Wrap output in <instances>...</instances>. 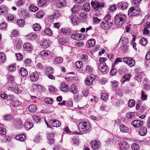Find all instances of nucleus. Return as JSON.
I'll list each match as a JSON object with an SVG mask.
<instances>
[{
	"mask_svg": "<svg viewBox=\"0 0 150 150\" xmlns=\"http://www.w3.org/2000/svg\"><path fill=\"white\" fill-rule=\"evenodd\" d=\"M90 124L87 122L81 121L79 125V130L83 134L87 133L90 131Z\"/></svg>",
	"mask_w": 150,
	"mask_h": 150,
	"instance_id": "obj_1",
	"label": "nucleus"
},
{
	"mask_svg": "<svg viewBox=\"0 0 150 150\" xmlns=\"http://www.w3.org/2000/svg\"><path fill=\"white\" fill-rule=\"evenodd\" d=\"M126 20L125 15L119 14H117L115 17V23L117 26L120 27L125 23Z\"/></svg>",
	"mask_w": 150,
	"mask_h": 150,
	"instance_id": "obj_2",
	"label": "nucleus"
},
{
	"mask_svg": "<svg viewBox=\"0 0 150 150\" xmlns=\"http://www.w3.org/2000/svg\"><path fill=\"white\" fill-rule=\"evenodd\" d=\"M91 4L95 10H98L104 7V3L103 2L92 1L91 2Z\"/></svg>",
	"mask_w": 150,
	"mask_h": 150,
	"instance_id": "obj_3",
	"label": "nucleus"
},
{
	"mask_svg": "<svg viewBox=\"0 0 150 150\" xmlns=\"http://www.w3.org/2000/svg\"><path fill=\"white\" fill-rule=\"evenodd\" d=\"M136 74L134 76V79L138 82H141L142 78L145 76L143 72H141L139 69H135Z\"/></svg>",
	"mask_w": 150,
	"mask_h": 150,
	"instance_id": "obj_4",
	"label": "nucleus"
},
{
	"mask_svg": "<svg viewBox=\"0 0 150 150\" xmlns=\"http://www.w3.org/2000/svg\"><path fill=\"white\" fill-rule=\"evenodd\" d=\"M112 24L113 23L111 22L104 20L101 22L100 26L103 29L107 30L110 28Z\"/></svg>",
	"mask_w": 150,
	"mask_h": 150,
	"instance_id": "obj_5",
	"label": "nucleus"
},
{
	"mask_svg": "<svg viewBox=\"0 0 150 150\" xmlns=\"http://www.w3.org/2000/svg\"><path fill=\"white\" fill-rule=\"evenodd\" d=\"M91 144L92 147L94 150H97L100 147V142L96 140H94L92 141Z\"/></svg>",
	"mask_w": 150,
	"mask_h": 150,
	"instance_id": "obj_6",
	"label": "nucleus"
},
{
	"mask_svg": "<svg viewBox=\"0 0 150 150\" xmlns=\"http://www.w3.org/2000/svg\"><path fill=\"white\" fill-rule=\"evenodd\" d=\"M98 69L101 72H104L107 69V67L106 64L104 62H101L99 64L98 67Z\"/></svg>",
	"mask_w": 150,
	"mask_h": 150,
	"instance_id": "obj_7",
	"label": "nucleus"
},
{
	"mask_svg": "<svg viewBox=\"0 0 150 150\" xmlns=\"http://www.w3.org/2000/svg\"><path fill=\"white\" fill-rule=\"evenodd\" d=\"M71 38L74 40H82L84 38L83 35L79 33L72 34L71 35Z\"/></svg>",
	"mask_w": 150,
	"mask_h": 150,
	"instance_id": "obj_8",
	"label": "nucleus"
},
{
	"mask_svg": "<svg viewBox=\"0 0 150 150\" xmlns=\"http://www.w3.org/2000/svg\"><path fill=\"white\" fill-rule=\"evenodd\" d=\"M51 125L54 127H59L61 125V122L58 120L55 119H52L49 121Z\"/></svg>",
	"mask_w": 150,
	"mask_h": 150,
	"instance_id": "obj_9",
	"label": "nucleus"
},
{
	"mask_svg": "<svg viewBox=\"0 0 150 150\" xmlns=\"http://www.w3.org/2000/svg\"><path fill=\"white\" fill-rule=\"evenodd\" d=\"M54 135L53 133H49L47 135V138L48 140V142L50 144L54 143Z\"/></svg>",
	"mask_w": 150,
	"mask_h": 150,
	"instance_id": "obj_10",
	"label": "nucleus"
},
{
	"mask_svg": "<svg viewBox=\"0 0 150 150\" xmlns=\"http://www.w3.org/2000/svg\"><path fill=\"white\" fill-rule=\"evenodd\" d=\"M39 78L38 74L37 72L33 73L30 75V78L33 82L36 81Z\"/></svg>",
	"mask_w": 150,
	"mask_h": 150,
	"instance_id": "obj_11",
	"label": "nucleus"
},
{
	"mask_svg": "<svg viewBox=\"0 0 150 150\" xmlns=\"http://www.w3.org/2000/svg\"><path fill=\"white\" fill-rule=\"evenodd\" d=\"M8 10L6 7L4 5L0 6V15H5L7 13Z\"/></svg>",
	"mask_w": 150,
	"mask_h": 150,
	"instance_id": "obj_12",
	"label": "nucleus"
},
{
	"mask_svg": "<svg viewBox=\"0 0 150 150\" xmlns=\"http://www.w3.org/2000/svg\"><path fill=\"white\" fill-rule=\"evenodd\" d=\"M50 43L49 40H43L41 43L40 45L44 48H46L49 47Z\"/></svg>",
	"mask_w": 150,
	"mask_h": 150,
	"instance_id": "obj_13",
	"label": "nucleus"
},
{
	"mask_svg": "<svg viewBox=\"0 0 150 150\" xmlns=\"http://www.w3.org/2000/svg\"><path fill=\"white\" fill-rule=\"evenodd\" d=\"M8 89L9 91H11L16 93L19 94L21 92V90L18 87H13L11 86H9L8 88Z\"/></svg>",
	"mask_w": 150,
	"mask_h": 150,
	"instance_id": "obj_14",
	"label": "nucleus"
},
{
	"mask_svg": "<svg viewBox=\"0 0 150 150\" xmlns=\"http://www.w3.org/2000/svg\"><path fill=\"white\" fill-rule=\"evenodd\" d=\"M133 125L135 127H139L142 125V122L139 120H136L133 121Z\"/></svg>",
	"mask_w": 150,
	"mask_h": 150,
	"instance_id": "obj_15",
	"label": "nucleus"
},
{
	"mask_svg": "<svg viewBox=\"0 0 150 150\" xmlns=\"http://www.w3.org/2000/svg\"><path fill=\"white\" fill-rule=\"evenodd\" d=\"M23 47L25 50L28 51H31L33 49L32 45L28 42L24 44Z\"/></svg>",
	"mask_w": 150,
	"mask_h": 150,
	"instance_id": "obj_16",
	"label": "nucleus"
},
{
	"mask_svg": "<svg viewBox=\"0 0 150 150\" xmlns=\"http://www.w3.org/2000/svg\"><path fill=\"white\" fill-rule=\"evenodd\" d=\"M94 78L93 76H88L86 79L85 83L88 85H91L92 83Z\"/></svg>",
	"mask_w": 150,
	"mask_h": 150,
	"instance_id": "obj_17",
	"label": "nucleus"
},
{
	"mask_svg": "<svg viewBox=\"0 0 150 150\" xmlns=\"http://www.w3.org/2000/svg\"><path fill=\"white\" fill-rule=\"evenodd\" d=\"M147 133V129L145 127H142L140 129L139 133L140 135L141 136H145Z\"/></svg>",
	"mask_w": 150,
	"mask_h": 150,
	"instance_id": "obj_18",
	"label": "nucleus"
},
{
	"mask_svg": "<svg viewBox=\"0 0 150 150\" xmlns=\"http://www.w3.org/2000/svg\"><path fill=\"white\" fill-rule=\"evenodd\" d=\"M19 72L22 77H24L28 75V73L26 69L24 68H21L19 70Z\"/></svg>",
	"mask_w": 150,
	"mask_h": 150,
	"instance_id": "obj_19",
	"label": "nucleus"
},
{
	"mask_svg": "<svg viewBox=\"0 0 150 150\" xmlns=\"http://www.w3.org/2000/svg\"><path fill=\"white\" fill-rule=\"evenodd\" d=\"M120 148L121 150L127 149L129 148L128 143L126 142H123L120 145Z\"/></svg>",
	"mask_w": 150,
	"mask_h": 150,
	"instance_id": "obj_20",
	"label": "nucleus"
},
{
	"mask_svg": "<svg viewBox=\"0 0 150 150\" xmlns=\"http://www.w3.org/2000/svg\"><path fill=\"white\" fill-rule=\"evenodd\" d=\"M69 91L74 95L75 94L78 92L77 87L74 84L71 85Z\"/></svg>",
	"mask_w": 150,
	"mask_h": 150,
	"instance_id": "obj_21",
	"label": "nucleus"
},
{
	"mask_svg": "<svg viewBox=\"0 0 150 150\" xmlns=\"http://www.w3.org/2000/svg\"><path fill=\"white\" fill-rule=\"evenodd\" d=\"M95 41L93 39H91L88 41L86 42L87 47H91L93 46L95 44Z\"/></svg>",
	"mask_w": 150,
	"mask_h": 150,
	"instance_id": "obj_22",
	"label": "nucleus"
},
{
	"mask_svg": "<svg viewBox=\"0 0 150 150\" xmlns=\"http://www.w3.org/2000/svg\"><path fill=\"white\" fill-rule=\"evenodd\" d=\"M59 88L61 91L64 92H66L69 89V88L67 85L64 83H61Z\"/></svg>",
	"mask_w": 150,
	"mask_h": 150,
	"instance_id": "obj_23",
	"label": "nucleus"
},
{
	"mask_svg": "<svg viewBox=\"0 0 150 150\" xmlns=\"http://www.w3.org/2000/svg\"><path fill=\"white\" fill-rule=\"evenodd\" d=\"M117 6L118 7L120 6L122 10L126 9L128 6V4L127 2L119 3L117 4Z\"/></svg>",
	"mask_w": 150,
	"mask_h": 150,
	"instance_id": "obj_24",
	"label": "nucleus"
},
{
	"mask_svg": "<svg viewBox=\"0 0 150 150\" xmlns=\"http://www.w3.org/2000/svg\"><path fill=\"white\" fill-rule=\"evenodd\" d=\"M25 129L28 130L33 127V124L28 121H26L25 124Z\"/></svg>",
	"mask_w": 150,
	"mask_h": 150,
	"instance_id": "obj_25",
	"label": "nucleus"
},
{
	"mask_svg": "<svg viewBox=\"0 0 150 150\" xmlns=\"http://www.w3.org/2000/svg\"><path fill=\"white\" fill-rule=\"evenodd\" d=\"M66 5L65 0H59L58 2L57 6L59 8H62Z\"/></svg>",
	"mask_w": 150,
	"mask_h": 150,
	"instance_id": "obj_26",
	"label": "nucleus"
},
{
	"mask_svg": "<svg viewBox=\"0 0 150 150\" xmlns=\"http://www.w3.org/2000/svg\"><path fill=\"white\" fill-rule=\"evenodd\" d=\"M10 104H11L14 107H17L21 105V102L17 100H13V101H11Z\"/></svg>",
	"mask_w": 150,
	"mask_h": 150,
	"instance_id": "obj_27",
	"label": "nucleus"
},
{
	"mask_svg": "<svg viewBox=\"0 0 150 150\" xmlns=\"http://www.w3.org/2000/svg\"><path fill=\"white\" fill-rule=\"evenodd\" d=\"M130 76L129 74H125L123 76L122 79L121 81L123 83H124L126 81H127L129 80L130 78Z\"/></svg>",
	"mask_w": 150,
	"mask_h": 150,
	"instance_id": "obj_28",
	"label": "nucleus"
},
{
	"mask_svg": "<svg viewBox=\"0 0 150 150\" xmlns=\"http://www.w3.org/2000/svg\"><path fill=\"white\" fill-rule=\"evenodd\" d=\"M120 128L121 131L122 132L126 133L129 131L128 127L123 124H122L120 126Z\"/></svg>",
	"mask_w": 150,
	"mask_h": 150,
	"instance_id": "obj_29",
	"label": "nucleus"
},
{
	"mask_svg": "<svg viewBox=\"0 0 150 150\" xmlns=\"http://www.w3.org/2000/svg\"><path fill=\"white\" fill-rule=\"evenodd\" d=\"M123 61L130 67H131V58L125 57L123 59Z\"/></svg>",
	"mask_w": 150,
	"mask_h": 150,
	"instance_id": "obj_30",
	"label": "nucleus"
},
{
	"mask_svg": "<svg viewBox=\"0 0 150 150\" xmlns=\"http://www.w3.org/2000/svg\"><path fill=\"white\" fill-rule=\"evenodd\" d=\"M90 8V5L89 3H86L83 6V9L84 11L87 12L89 11Z\"/></svg>",
	"mask_w": 150,
	"mask_h": 150,
	"instance_id": "obj_31",
	"label": "nucleus"
},
{
	"mask_svg": "<svg viewBox=\"0 0 150 150\" xmlns=\"http://www.w3.org/2000/svg\"><path fill=\"white\" fill-rule=\"evenodd\" d=\"M28 110L31 112H34L36 110V106L34 104L31 105L28 107Z\"/></svg>",
	"mask_w": 150,
	"mask_h": 150,
	"instance_id": "obj_32",
	"label": "nucleus"
},
{
	"mask_svg": "<svg viewBox=\"0 0 150 150\" xmlns=\"http://www.w3.org/2000/svg\"><path fill=\"white\" fill-rule=\"evenodd\" d=\"M25 138V136L23 134L18 135L16 137V139L21 141H24Z\"/></svg>",
	"mask_w": 150,
	"mask_h": 150,
	"instance_id": "obj_33",
	"label": "nucleus"
},
{
	"mask_svg": "<svg viewBox=\"0 0 150 150\" xmlns=\"http://www.w3.org/2000/svg\"><path fill=\"white\" fill-rule=\"evenodd\" d=\"M50 53V51L48 50H43L41 51L40 54L42 56L46 57L48 56Z\"/></svg>",
	"mask_w": 150,
	"mask_h": 150,
	"instance_id": "obj_34",
	"label": "nucleus"
},
{
	"mask_svg": "<svg viewBox=\"0 0 150 150\" xmlns=\"http://www.w3.org/2000/svg\"><path fill=\"white\" fill-rule=\"evenodd\" d=\"M140 11L138 9H135L134 7H132V16H135L138 14Z\"/></svg>",
	"mask_w": 150,
	"mask_h": 150,
	"instance_id": "obj_35",
	"label": "nucleus"
},
{
	"mask_svg": "<svg viewBox=\"0 0 150 150\" xmlns=\"http://www.w3.org/2000/svg\"><path fill=\"white\" fill-rule=\"evenodd\" d=\"M68 39L65 38H59L58 40L59 43L62 45L64 44L66 42H68Z\"/></svg>",
	"mask_w": 150,
	"mask_h": 150,
	"instance_id": "obj_36",
	"label": "nucleus"
},
{
	"mask_svg": "<svg viewBox=\"0 0 150 150\" xmlns=\"http://www.w3.org/2000/svg\"><path fill=\"white\" fill-rule=\"evenodd\" d=\"M63 61V59L62 57H57L55 58L54 62L55 64H58L61 63Z\"/></svg>",
	"mask_w": 150,
	"mask_h": 150,
	"instance_id": "obj_37",
	"label": "nucleus"
},
{
	"mask_svg": "<svg viewBox=\"0 0 150 150\" xmlns=\"http://www.w3.org/2000/svg\"><path fill=\"white\" fill-rule=\"evenodd\" d=\"M6 61V56L4 53L2 52H0V62H4Z\"/></svg>",
	"mask_w": 150,
	"mask_h": 150,
	"instance_id": "obj_38",
	"label": "nucleus"
},
{
	"mask_svg": "<svg viewBox=\"0 0 150 150\" xmlns=\"http://www.w3.org/2000/svg\"><path fill=\"white\" fill-rule=\"evenodd\" d=\"M44 33L46 35H48L49 36H51L52 34V31L50 29L46 28L44 31Z\"/></svg>",
	"mask_w": 150,
	"mask_h": 150,
	"instance_id": "obj_39",
	"label": "nucleus"
},
{
	"mask_svg": "<svg viewBox=\"0 0 150 150\" xmlns=\"http://www.w3.org/2000/svg\"><path fill=\"white\" fill-rule=\"evenodd\" d=\"M60 31L62 33L65 35H67L70 33V31L69 30L65 28H62Z\"/></svg>",
	"mask_w": 150,
	"mask_h": 150,
	"instance_id": "obj_40",
	"label": "nucleus"
},
{
	"mask_svg": "<svg viewBox=\"0 0 150 150\" xmlns=\"http://www.w3.org/2000/svg\"><path fill=\"white\" fill-rule=\"evenodd\" d=\"M33 27L35 31H39L41 28V27L40 26L39 24L37 23L34 24Z\"/></svg>",
	"mask_w": 150,
	"mask_h": 150,
	"instance_id": "obj_41",
	"label": "nucleus"
},
{
	"mask_svg": "<svg viewBox=\"0 0 150 150\" xmlns=\"http://www.w3.org/2000/svg\"><path fill=\"white\" fill-rule=\"evenodd\" d=\"M32 118L34 122L36 123H38L40 121L41 119L38 116L33 115L32 116Z\"/></svg>",
	"mask_w": 150,
	"mask_h": 150,
	"instance_id": "obj_42",
	"label": "nucleus"
},
{
	"mask_svg": "<svg viewBox=\"0 0 150 150\" xmlns=\"http://www.w3.org/2000/svg\"><path fill=\"white\" fill-rule=\"evenodd\" d=\"M47 1V0H39L38 2V5L39 6L42 7L45 5Z\"/></svg>",
	"mask_w": 150,
	"mask_h": 150,
	"instance_id": "obj_43",
	"label": "nucleus"
},
{
	"mask_svg": "<svg viewBox=\"0 0 150 150\" xmlns=\"http://www.w3.org/2000/svg\"><path fill=\"white\" fill-rule=\"evenodd\" d=\"M139 148V146L137 143H134L132 144V149L134 150H138Z\"/></svg>",
	"mask_w": 150,
	"mask_h": 150,
	"instance_id": "obj_44",
	"label": "nucleus"
},
{
	"mask_svg": "<svg viewBox=\"0 0 150 150\" xmlns=\"http://www.w3.org/2000/svg\"><path fill=\"white\" fill-rule=\"evenodd\" d=\"M14 77L11 75L8 76V82L10 83L13 84L14 83Z\"/></svg>",
	"mask_w": 150,
	"mask_h": 150,
	"instance_id": "obj_45",
	"label": "nucleus"
},
{
	"mask_svg": "<svg viewBox=\"0 0 150 150\" xmlns=\"http://www.w3.org/2000/svg\"><path fill=\"white\" fill-rule=\"evenodd\" d=\"M54 72L53 68L51 67H48L46 69V74H52Z\"/></svg>",
	"mask_w": 150,
	"mask_h": 150,
	"instance_id": "obj_46",
	"label": "nucleus"
},
{
	"mask_svg": "<svg viewBox=\"0 0 150 150\" xmlns=\"http://www.w3.org/2000/svg\"><path fill=\"white\" fill-rule=\"evenodd\" d=\"M108 95L106 93L102 94L101 95V99L103 100L106 101L108 99Z\"/></svg>",
	"mask_w": 150,
	"mask_h": 150,
	"instance_id": "obj_47",
	"label": "nucleus"
},
{
	"mask_svg": "<svg viewBox=\"0 0 150 150\" xmlns=\"http://www.w3.org/2000/svg\"><path fill=\"white\" fill-rule=\"evenodd\" d=\"M8 69L9 71L12 72L16 70V67L15 65H10L8 66Z\"/></svg>",
	"mask_w": 150,
	"mask_h": 150,
	"instance_id": "obj_48",
	"label": "nucleus"
},
{
	"mask_svg": "<svg viewBox=\"0 0 150 150\" xmlns=\"http://www.w3.org/2000/svg\"><path fill=\"white\" fill-rule=\"evenodd\" d=\"M29 9L30 11L33 12H35L38 10V7L33 5H31L29 7Z\"/></svg>",
	"mask_w": 150,
	"mask_h": 150,
	"instance_id": "obj_49",
	"label": "nucleus"
},
{
	"mask_svg": "<svg viewBox=\"0 0 150 150\" xmlns=\"http://www.w3.org/2000/svg\"><path fill=\"white\" fill-rule=\"evenodd\" d=\"M71 20V22L73 23H75V24H77L78 23V19L76 18V17L73 16L72 17L71 16V18L69 17Z\"/></svg>",
	"mask_w": 150,
	"mask_h": 150,
	"instance_id": "obj_50",
	"label": "nucleus"
},
{
	"mask_svg": "<svg viewBox=\"0 0 150 150\" xmlns=\"http://www.w3.org/2000/svg\"><path fill=\"white\" fill-rule=\"evenodd\" d=\"M6 130L3 127H0V135H5L6 134Z\"/></svg>",
	"mask_w": 150,
	"mask_h": 150,
	"instance_id": "obj_51",
	"label": "nucleus"
},
{
	"mask_svg": "<svg viewBox=\"0 0 150 150\" xmlns=\"http://www.w3.org/2000/svg\"><path fill=\"white\" fill-rule=\"evenodd\" d=\"M45 102L48 104H51L54 102L53 100L51 98H46L45 100Z\"/></svg>",
	"mask_w": 150,
	"mask_h": 150,
	"instance_id": "obj_52",
	"label": "nucleus"
},
{
	"mask_svg": "<svg viewBox=\"0 0 150 150\" xmlns=\"http://www.w3.org/2000/svg\"><path fill=\"white\" fill-rule=\"evenodd\" d=\"M141 97L142 100H146L147 99V96L145 95V92L143 90L142 91Z\"/></svg>",
	"mask_w": 150,
	"mask_h": 150,
	"instance_id": "obj_53",
	"label": "nucleus"
},
{
	"mask_svg": "<svg viewBox=\"0 0 150 150\" xmlns=\"http://www.w3.org/2000/svg\"><path fill=\"white\" fill-rule=\"evenodd\" d=\"M6 24L4 23H2L0 24V29L2 30L7 29Z\"/></svg>",
	"mask_w": 150,
	"mask_h": 150,
	"instance_id": "obj_54",
	"label": "nucleus"
},
{
	"mask_svg": "<svg viewBox=\"0 0 150 150\" xmlns=\"http://www.w3.org/2000/svg\"><path fill=\"white\" fill-rule=\"evenodd\" d=\"M82 97V95H78L75 96L74 99L76 102H78Z\"/></svg>",
	"mask_w": 150,
	"mask_h": 150,
	"instance_id": "obj_55",
	"label": "nucleus"
},
{
	"mask_svg": "<svg viewBox=\"0 0 150 150\" xmlns=\"http://www.w3.org/2000/svg\"><path fill=\"white\" fill-rule=\"evenodd\" d=\"M140 42L142 45L145 46L146 44V39L144 38H142L141 39L140 41Z\"/></svg>",
	"mask_w": 150,
	"mask_h": 150,
	"instance_id": "obj_56",
	"label": "nucleus"
},
{
	"mask_svg": "<svg viewBox=\"0 0 150 150\" xmlns=\"http://www.w3.org/2000/svg\"><path fill=\"white\" fill-rule=\"evenodd\" d=\"M43 13L42 11H39L36 15V17L38 18H42L43 16Z\"/></svg>",
	"mask_w": 150,
	"mask_h": 150,
	"instance_id": "obj_57",
	"label": "nucleus"
},
{
	"mask_svg": "<svg viewBox=\"0 0 150 150\" xmlns=\"http://www.w3.org/2000/svg\"><path fill=\"white\" fill-rule=\"evenodd\" d=\"M14 96L10 95L6 96V99H7V101L10 103V101L11 102V101H13V100L12 99L14 98Z\"/></svg>",
	"mask_w": 150,
	"mask_h": 150,
	"instance_id": "obj_58",
	"label": "nucleus"
},
{
	"mask_svg": "<svg viewBox=\"0 0 150 150\" xmlns=\"http://www.w3.org/2000/svg\"><path fill=\"white\" fill-rule=\"evenodd\" d=\"M121 50L124 52H126L128 49V47L127 45H122L120 47Z\"/></svg>",
	"mask_w": 150,
	"mask_h": 150,
	"instance_id": "obj_59",
	"label": "nucleus"
},
{
	"mask_svg": "<svg viewBox=\"0 0 150 150\" xmlns=\"http://www.w3.org/2000/svg\"><path fill=\"white\" fill-rule=\"evenodd\" d=\"M76 65L77 68L81 69L83 66V64L82 62L78 61L76 63Z\"/></svg>",
	"mask_w": 150,
	"mask_h": 150,
	"instance_id": "obj_60",
	"label": "nucleus"
},
{
	"mask_svg": "<svg viewBox=\"0 0 150 150\" xmlns=\"http://www.w3.org/2000/svg\"><path fill=\"white\" fill-rule=\"evenodd\" d=\"M80 16L83 20H85L86 18V13L81 12L80 14Z\"/></svg>",
	"mask_w": 150,
	"mask_h": 150,
	"instance_id": "obj_61",
	"label": "nucleus"
},
{
	"mask_svg": "<svg viewBox=\"0 0 150 150\" xmlns=\"http://www.w3.org/2000/svg\"><path fill=\"white\" fill-rule=\"evenodd\" d=\"M122 41L125 44L126 43H128V40L127 39V38L125 37H123V38H121L120 39L119 41V42Z\"/></svg>",
	"mask_w": 150,
	"mask_h": 150,
	"instance_id": "obj_62",
	"label": "nucleus"
},
{
	"mask_svg": "<svg viewBox=\"0 0 150 150\" xmlns=\"http://www.w3.org/2000/svg\"><path fill=\"white\" fill-rule=\"evenodd\" d=\"M117 73V70L114 68H112L110 72V74L112 76H113L115 75Z\"/></svg>",
	"mask_w": 150,
	"mask_h": 150,
	"instance_id": "obj_63",
	"label": "nucleus"
},
{
	"mask_svg": "<svg viewBox=\"0 0 150 150\" xmlns=\"http://www.w3.org/2000/svg\"><path fill=\"white\" fill-rule=\"evenodd\" d=\"M112 86L113 88H117L118 87V82L116 81H113L112 82Z\"/></svg>",
	"mask_w": 150,
	"mask_h": 150,
	"instance_id": "obj_64",
	"label": "nucleus"
}]
</instances>
